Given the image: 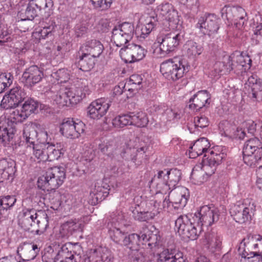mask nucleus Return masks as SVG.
Masks as SVG:
<instances>
[{
	"instance_id": "nucleus-3",
	"label": "nucleus",
	"mask_w": 262,
	"mask_h": 262,
	"mask_svg": "<svg viewBox=\"0 0 262 262\" xmlns=\"http://www.w3.org/2000/svg\"><path fill=\"white\" fill-rule=\"evenodd\" d=\"M189 71V66L182 61H175L169 59L164 61L160 65V72L168 80L176 81L182 78Z\"/></svg>"
},
{
	"instance_id": "nucleus-30",
	"label": "nucleus",
	"mask_w": 262,
	"mask_h": 262,
	"mask_svg": "<svg viewBox=\"0 0 262 262\" xmlns=\"http://www.w3.org/2000/svg\"><path fill=\"white\" fill-rule=\"evenodd\" d=\"M126 146V149L124 152V154H126V155L132 153L135 154L137 151L141 152L142 150L147 151L148 149L145 143L138 137L130 139L127 142Z\"/></svg>"
},
{
	"instance_id": "nucleus-6",
	"label": "nucleus",
	"mask_w": 262,
	"mask_h": 262,
	"mask_svg": "<svg viewBox=\"0 0 262 262\" xmlns=\"http://www.w3.org/2000/svg\"><path fill=\"white\" fill-rule=\"evenodd\" d=\"M220 21L214 14L206 13L199 18L196 26L204 34L213 37L220 29Z\"/></svg>"
},
{
	"instance_id": "nucleus-64",
	"label": "nucleus",
	"mask_w": 262,
	"mask_h": 262,
	"mask_svg": "<svg viewBox=\"0 0 262 262\" xmlns=\"http://www.w3.org/2000/svg\"><path fill=\"white\" fill-rule=\"evenodd\" d=\"M56 254L54 253V250L50 248L49 250L45 251L42 256L43 262H54Z\"/></svg>"
},
{
	"instance_id": "nucleus-2",
	"label": "nucleus",
	"mask_w": 262,
	"mask_h": 262,
	"mask_svg": "<svg viewBox=\"0 0 262 262\" xmlns=\"http://www.w3.org/2000/svg\"><path fill=\"white\" fill-rule=\"evenodd\" d=\"M66 179V172L62 167H53L48 169L45 173L39 177L38 187L44 191H49L58 188Z\"/></svg>"
},
{
	"instance_id": "nucleus-10",
	"label": "nucleus",
	"mask_w": 262,
	"mask_h": 262,
	"mask_svg": "<svg viewBox=\"0 0 262 262\" xmlns=\"http://www.w3.org/2000/svg\"><path fill=\"white\" fill-rule=\"evenodd\" d=\"M198 219V224L201 226H210L217 222L220 219V213L218 209L207 205L200 208L199 211L195 214Z\"/></svg>"
},
{
	"instance_id": "nucleus-25",
	"label": "nucleus",
	"mask_w": 262,
	"mask_h": 262,
	"mask_svg": "<svg viewBox=\"0 0 262 262\" xmlns=\"http://www.w3.org/2000/svg\"><path fill=\"white\" fill-rule=\"evenodd\" d=\"M47 144H36L35 145H28L26 150V154L29 155L32 151L34 157H31L34 161L38 163L40 162H45L47 161Z\"/></svg>"
},
{
	"instance_id": "nucleus-28",
	"label": "nucleus",
	"mask_w": 262,
	"mask_h": 262,
	"mask_svg": "<svg viewBox=\"0 0 262 262\" xmlns=\"http://www.w3.org/2000/svg\"><path fill=\"white\" fill-rule=\"evenodd\" d=\"M16 130L12 128H8L5 120H0V143L4 146L9 144L13 139Z\"/></svg>"
},
{
	"instance_id": "nucleus-15",
	"label": "nucleus",
	"mask_w": 262,
	"mask_h": 262,
	"mask_svg": "<svg viewBox=\"0 0 262 262\" xmlns=\"http://www.w3.org/2000/svg\"><path fill=\"white\" fill-rule=\"evenodd\" d=\"M111 103L109 99L104 98L93 101L88 107V115L93 119H99L106 114Z\"/></svg>"
},
{
	"instance_id": "nucleus-48",
	"label": "nucleus",
	"mask_w": 262,
	"mask_h": 262,
	"mask_svg": "<svg viewBox=\"0 0 262 262\" xmlns=\"http://www.w3.org/2000/svg\"><path fill=\"white\" fill-rule=\"evenodd\" d=\"M114 0H90L94 9L100 11L107 10Z\"/></svg>"
},
{
	"instance_id": "nucleus-41",
	"label": "nucleus",
	"mask_w": 262,
	"mask_h": 262,
	"mask_svg": "<svg viewBox=\"0 0 262 262\" xmlns=\"http://www.w3.org/2000/svg\"><path fill=\"white\" fill-rule=\"evenodd\" d=\"M38 107V103L32 98H28L21 107V111L28 118L31 114L35 113Z\"/></svg>"
},
{
	"instance_id": "nucleus-4",
	"label": "nucleus",
	"mask_w": 262,
	"mask_h": 262,
	"mask_svg": "<svg viewBox=\"0 0 262 262\" xmlns=\"http://www.w3.org/2000/svg\"><path fill=\"white\" fill-rule=\"evenodd\" d=\"M53 6L52 0H30L18 12L21 20H33L42 11H46Z\"/></svg>"
},
{
	"instance_id": "nucleus-62",
	"label": "nucleus",
	"mask_w": 262,
	"mask_h": 262,
	"mask_svg": "<svg viewBox=\"0 0 262 262\" xmlns=\"http://www.w3.org/2000/svg\"><path fill=\"white\" fill-rule=\"evenodd\" d=\"M262 239V237L259 235H256V234H249L247 235L246 237L244 238L241 244H243L244 246L246 245V244L249 243H254L256 241H260Z\"/></svg>"
},
{
	"instance_id": "nucleus-9",
	"label": "nucleus",
	"mask_w": 262,
	"mask_h": 262,
	"mask_svg": "<svg viewBox=\"0 0 262 262\" xmlns=\"http://www.w3.org/2000/svg\"><path fill=\"white\" fill-rule=\"evenodd\" d=\"M27 94L24 89L19 86L12 88L9 93L5 95L1 102V106L7 110L17 107L25 100Z\"/></svg>"
},
{
	"instance_id": "nucleus-5",
	"label": "nucleus",
	"mask_w": 262,
	"mask_h": 262,
	"mask_svg": "<svg viewBox=\"0 0 262 262\" xmlns=\"http://www.w3.org/2000/svg\"><path fill=\"white\" fill-rule=\"evenodd\" d=\"M175 225L179 234L184 239H196L201 230V227L199 228V230L196 229L194 224L186 215L180 216L175 221Z\"/></svg>"
},
{
	"instance_id": "nucleus-12",
	"label": "nucleus",
	"mask_w": 262,
	"mask_h": 262,
	"mask_svg": "<svg viewBox=\"0 0 262 262\" xmlns=\"http://www.w3.org/2000/svg\"><path fill=\"white\" fill-rule=\"evenodd\" d=\"M207 158H206L207 155L205 154L202 161V169L207 176H211L213 174L217 166L226 157V155L224 152L218 153L213 150H211Z\"/></svg>"
},
{
	"instance_id": "nucleus-38",
	"label": "nucleus",
	"mask_w": 262,
	"mask_h": 262,
	"mask_svg": "<svg viewBox=\"0 0 262 262\" xmlns=\"http://www.w3.org/2000/svg\"><path fill=\"white\" fill-rule=\"evenodd\" d=\"M132 124L139 127H143L148 124V120L145 113L140 112L131 113Z\"/></svg>"
},
{
	"instance_id": "nucleus-37",
	"label": "nucleus",
	"mask_w": 262,
	"mask_h": 262,
	"mask_svg": "<svg viewBox=\"0 0 262 262\" xmlns=\"http://www.w3.org/2000/svg\"><path fill=\"white\" fill-rule=\"evenodd\" d=\"M262 152L258 150L254 154L243 155L244 163L251 167L257 166L261 163Z\"/></svg>"
},
{
	"instance_id": "nucleus-33",
	"label": "nucleus",
	"mask_w": 262,
	"mask_h": 262,
	"mask_svg": "<svg viewBox=\"0 0 262 262\" xmlns=\"http://www.w3.org/2000/svg\"><path fill=\"white\" fill-rule=\"evenodd\" d=\"M113 257L108 251L104 252L94 250L84 259V262H113Z\"/></svg>"
},
{
	"instance_id": "nucleus-58",
	"label": "nucleus",
	"mask_w": 262,
	"mask_h": 262,
	"mask_svg": "<svg viewBox=\"0 0 262 262\" xmlns=\"http://www.w3.org/2000/svg\"><path fill=\"white\" fill-rule=\"evenodd\" d=\"M109 233L112 239L116 243H120L121 242H123V240H124L126 236L124 232H122L119 228L116 227L110 229Z\"/></svg>"
},
{
	"instance_id": "nucleus-11",
	"label": "nucleus",
	"mask_w": 262,
	"mask_h": 262,
	"mask_svg": "<svg viewBox=\"0 0 262 262\" xmlns=\"http://www.w3.org/2000/svg\"><path fill=\"white\" fill-rule=\"evenodd\" d=\"M84 130L85 124L82 121L76 122L70 118L64 119L60 125V133L68 138H78Z\"/></svg>"
},
{
	"instance_id": "nucleus-18",
	"label": "nucleus",
	"mask_w": 262,
	"mask_h": 262,
	"mask_svg": "<svg viewBox=\"0 0 262 262\" xmlns=\"http://www.w3.org/2000/svg\"><path fill=\"white\" fill-rule=\"evenodd\" d=\"M248 96L253 101L262 100V80L256 74H252L248 79Z\"/></svg>"
},
{
	"instance_id": "nucleus-60",
	"label": "nucleus",
	"mask_w": 262,
	"mask_h": 262,
	"mask_svg": "<svg viewBox=\"0 0 262 262\" xmlns=\"http://www.w3.org/2000/svg\"><path fill=\"white\" fill-rule=\"evenodd\" d=\"M9 118L11 122L15 123H20L27 118L26 115L21 110L13 111L10 115Z\"/></svg>"
},
{
	"instance_id": "nucleus-45",
	"label": "nucleus",
	"mask_w": 262,
	"mask_h": 262,
	"mask_svg": "<svg viewBox=\"0 0 262 262\" xmlns=\"http://www.w3.org/2000/svg\"><path fill=\"white\" fill-rule=\"evenodd\" d=\"M146 151L142 150V151L133 154V153L128 155L123 156L127 160H130L134 162L137 166L142 164L144 160L147 158V156L145 154Z\"/></svg>"
},
{
	"instance_id": "nucleus-35",
	"label": "nucleus",
	"mask_w": 262,
	"mask_h": 262,
	"mask_svg": "<svg viewBox=\"0 0 262 262\" xmlns=\"http://www.w3.org/2000/svg\"><path fill=\"white\" fill-rule=\"evenodd\" d=\"M258 150L262 152V146L260 140L257 138H251L247 141L243 147V155L254 154Z\"/></svg>"
},
{
	"instance_id": "nucleus-59",
	"label": "nucleus",
	"mask_w": 262,
	"mask_h": 262,
	"mask_svg": "<svg viewBox=\"0 0 262 262\" xmlns=\"http://www.w3.org/2000/svg\"><path fill=\"white\" fill-rule=\"evenodd\" d=\"M142 78L141 76L139 75H132L129 78V80L128 82V84L132 86V88L128 89V91H130L133 89H136V90L139 89L141 86L140 85L142 84Z\"/></svg>"
},
{
	"instance_id": "nucleus-23",
	"label": "nucleus",
	"mask_w": 262,
	"mask_h": 262,
	"mask_svg": "<svg viewBox=\"0 0 262 262\" xmlns=\"http://www.w3.org/2000/svg\"><path fill=\"white\" fill-rule=\"evenodd\" d=\"M86 82L84 81L74 88L68 89L72 98V103H77L89 94L90 91Z\"/></svg>"
},
{
	"instance_id": "nucleus-51",
	"label": "nucleus",
	"mask_w": 262,
	"mask_h": 262,
	"mask_svg": "<svg viewBox=\"0 0 262 262\" xmlns=\"http://www.w3.org/2000/svg\"><path fill=\"white\" fill-rule=\"evenodd\" d=\"M188 198L189 195L185 193L176 194L172 202V207L175 209L183 208L186 206Z\"/></svg>"
},
{
	"instance_id": "nucleus-63",
	"label": "nucleus",
	"mask_w": 262,
	"mask_h": 262,
	"mask_svg": "<svg viewBox=\"0 0 262 262\" xmlns=\"http://www.w3.org/2000/svg\"><path fill=\"white\" fill-rule=\"evenodd\" d=\"M194 125L196 127L204 128L209 125L208 118L204 116L194 118Z\"/></svg>"
},
{
	"instance_id": "nucleus-13",
	"label": "nucleus",
	"mask_w": 262,
	"mask_h": 262,
	"mask_svg": "<svg viewBox=\"0 0 262 262\" xmlns=\"http://www.w3.org/2000/svg\"><path fill=\"white\" fill-rule=\"evenodd\" d=\"M144 49L140 46L129 44L120 50V55L126 63H132L142 59L145 55Z\"/></svg>"
},
{
	"instance_id": "nucleus-47",
	"label": "nucleus",
	"mask_w": 262,
	"mask_h": 262,
	"mask_svg": "<svg viewBox=\"0 0 262 262\" xmlns=\"http://www.w3.org/2000/svg\"><path fill=\"white\" fill-rule=\"evenodd\" d=\"M222 237L217 233L212 232L208 236V244L214 249H220L222 246Z\"/></svg>"
},
{
	"instance_id": "nucleus-46",
	"label": "nucleus",
	"mask_w": 262,
	"mask_h": 262,
	"mask_svg": "<svg viewBox=\"0 0 262 262\" xmlns=\"http://www.w3.org/2000/svg\"><path fill=\"white\" fill-rule=\"evenodd\" d=\"M116 27L122 31L124 36H126V38H129L130 40L132 39L135 33V28L133 24L125 22Z\"/></svg>"
},
{
	"instance_id": "nucleus-29",
	"label": "nucleus",
	"mask_w": 262,
	"mask_h": 262,
	"mask_svg": "<svg viewBox=\"0 0 262 262\" xmlns=\"http://www.w3.org/2000/svg\"><path fill=\"white\" fill-rule=\"evenodd\" d=\"M184 50L189 58L195 60L203 53L204 48L201 44L193 40H188L185 44Z\"/></svg>"
},
{
	"instance_id": "nucleus-31",
	"label": "nucleus",
	"mask_w": 262,
	"mask_h": 262,
	"mask_svg": "<svg viewBox=\"0 0 262 262\" xmlns=\"http://www.w3.org/2000/svg\"><path fill=\"white\" fill-rule=\"evenodd\" d=\"M145 24L141 27L140 33H137L138 37L140 39L146 38L154 30L158 25L156 17L148 16L145 20Z\"/></svg>"
},
{
	"instance_id": "nucleus-57",
	"label": "nucleus",
	"mask_w": 262,
	"mask_h": 262,
	"mask_svg": "<svg viewBox=\"0 0 262 262\" xmlns=\"http://www.w3.org/2000/svg\"><path fill=\"white\" fill-rule=\"evenodd\" d=\"M56 27L55 23L52 20L49 22L48 26H45L42 29L39 30L42 39H45L49 36H52V32L54 31Z\"/></svg>"
},
{
	"instance_id": "nucleus-40",
	"label": "nucleus",
	"mask_w": 262,
	"mask_h": 262,
	"mask_svg": "<svg viewBox=\"0 0 262 262\" xmlns=\"http://www.w3.org/2000/svg\"><path fill=\"white\" fill-rule=\"evenodd\" d=\"M112 40L114 41L117 47H121L125 45L130 40L126 38V36L122 33L116 26L113 28L112 31Z\"/></svg>"
},
{
	"instance_id": "nucleus-54",
	"label": "nucleus",
	"mask_w": 262,
	"mask_h": 262,
	"mask_svg": "<svg viewBox=\"0 0 262 262\" xmlns=\"http://www.w3.org/2000/svg\"><path fill=\"white\" fill-rule=\"evenodd\" d=\"M107 187H105L104 186H95V189L94 190V197L97 202H100L106 198L108 194V190Z\"/></svg>"
},
{
	"instance_id": "nucleus-39",
	"label": "nucleus",
	"mask_w": 262,
	"mask_h": 262,
	"mask_svg": "<svg viewBox=\"0 0 262 262\" xmlns=\"http://www.w3.org/2000/svg\"><path fill=\"white\" fill-rule=\"evenodd\" d=\"M78 65L80 66V69L83 71H89L93 68L94 66V61L91 56L85 54V53L82 52L81 55L79 56Z\"/></svg>"
},
{
	"instance_id": "nucleus-53",
	"label": "nucleus",
	"mask_w": 262,
	"mask_h": 262,
	"mask_svg": "<svg viewBox=\"0 0 262 262\" xmlns=\"http://www.w3.org/2000/svg\"><path fill=\"white\" fill-rule=\"evenodd\" d=\"M134 217L136 220L140 222H147L155 216V213L149 211H134Z\"/></svg>"
},
{
	"instance_id": "nucleus-32",
	"label": "nucleus",
	"mask_w": 262,
	"mask_h": 262,
	"mask_svg": "<svg viewBox=\"0 0 262 262\" xmlns=\"http://www.w3.org/2000/svg\"><path fill=\"white\" fill-rule=\"evenodd\" d=\"M46 150L47 161H52L58 159L64 154L66 149L61 143H57L56 145L47 144Z\"/></svg>"
},
{
	"instance_id": "nucleus-24",
	"label": "nucleus",
	"mask_w": 262,
	"mask_h": 262,
	"mask_svg": "<svg viewBox=\"0 0 262 262\" xmlns=\"http://www.w3.org/2000/svg\"><path fill=\"white\" fill-rule=\"evenodd\" d=\"M167 179L164 186L160 187V191L163 193H166L167 191L172 190L180 181L181 177V172L177 169H171L167 170Z\"/></svg>"
},
{
	"instance_id": "nucleus-49",
	"label": "nucleus",
	"mask_w": 262,
	"mask_h": 262,
	"mask_svg": "<svg viewBox=\"0 0 262 262\" xmlns=\"http://www.w3.org/2000/svg\"><path fill=\"white\" fill-rule=\"evenodd\" d=\"M117 146L115 142L112 141L99 145V149L103 154L110 158H113Z\"/></svg>"
},
{
	"instance_id": "nucleus-19",
	"label": "nucleus",
	"mask_w": 262,
	"mask_h": 262,
	"mask_svg": "<svg viewBox=\"0 0 262 262\" xmlns=\"http://www.w3.org/2000/svg\"><path fill=\"white\" fill-rule=\"evenodd\" d=\"M210 103V96L207 91H199L190 99L189 108L194 112L204 107H208Z\"/></svg>"
},
{
	"instance_id": "nucleus-34",
	"label": "nucleus",
	"mask_w": 262,
	"mask_h": 262,
	"mask_svg": "<svg viewBox=\"0 0 262 262\" xmlns=\"http://www.w3.org/2000/svg\"><path fill=\"white\" fill-rule=\"evenodd\" d=\"M73 247L70 243H66L62 245L58 252L56 253L57 259H62L66 260L74 261V252Z\"/></svg>"
},
{
	"instance_id": "nucleus-36",
	"label": "nucleus",
	"mask_w": 262,
	"mask_h": 262,
	"mask_svg": "<svg viewBox=\"0 0 262 262\" xmlns=\"http://www.w3.org/2000/svg\"><path fill=\"white\" fill-rule=\"evenodd\" d=\"M140 243H142L141 237V232L139 234L133 233L125 236L123 240L124 245L127 246L132 251H138Z\"/></svg>"
},
{
	"instance_id": "nucleus-21",
	"label": "nucleus",
	"mask_w": 262,
	"mask_h": 262,
	"mask_svg": "<svg viewBox=\"0 0 262 262\" xmlns=\"http://www.w3.org/2000/svg\"><path fill=\"white\" fill-rule=\"evenodd\" d=\"M141 237L142 241V244H146L151 249L154 248H158L162 245L161 236L159 234V232L157 230L151 231L147 227L143 228L141 231Z\"/></svg>"
},
{
	"instance_id": "nucleus-1",
	"label": "nucleus",
	"mask_w": 262,
	"mask_h": 262,
	"mask_svg": "<svg viewBox=\"0 0 262 262\" xmlns=\"http://www.w3.org/2000/svg\"><path fill=\"white\" fill-rule=\"evenodd\" d=\"M19 224L25 230L40 235L49 226L48 216L45 211L26 208L23 210Z\"/></svg>"
},
{
	"instance_id": "nucleus-20",
	"label": "nucleus",
	"mask_w": 262,
	"mask_h": 262,
	"mask_svg": "<svg viewBox=\"0 0 262 262\" xmlns=\"http://www.w3.org/2000/svg\"><path fill=\"white\" fill-rule=\"evenodd\" d=\"M15 164L6 159L0 160V183L5 181L12 182L16 172Z\"/></svg>"
},
{
	"instance_id": "nucleus-61",
	"label": "nucleus",
	"mask_w": 262,
	"mask_h": 262,
	"mask_svg": "<svg viewBox=\"0 0 262 262\" xmlns=\"http://www.w3.org/2000/svg\"><path fill=\"white\" fill-rule=\"evenodd\" d=\"M123 220L122 214L119 211L113 212L107 217L108 225L111 224L116 226L117 223H120Z\"/></svg>"
},
{
	"instance_id": "nucleus-14",
	"label": "nucleus",
	"mask_w": 262,
	"mask_h": 262,
	"mask_svg": "<svg viewBox=\"0 0 262 262\" xmlns=\"http://www.w3.org/2000/svg\"><path fill=\"white\" fill-rule=\"evenodd\" d=\"M253 209L252 205H247L238 202L231 206L230 209L231 215L236 222L243 224L251 220Z\"/></svg>"
},
{
	"instance_id": "nucleus-42",
	"label": "nucleus",
	"mask_w": 262,
	"mask_h": 262,
	"mask_svg": "<svg viewBox=\"0 0 262 262\" xmlns=\"http://www.w3.org/2000/svg\"><path fill=\"white\" fill-rule=\"evenodd\" d=\"M228 63L229 64V66H225L224 63L223 62H216L214 65V73L212 74V75L214 76H216L222 74V72H230L233 69V64L232 61L231 57L229 56L228 59Z\"/></svg>"
},
{
	"instance_id": "nucleus-44",
	"label": "nucleus",
	"mask_w": 262,
	"mask_h": 262,
	"mask_svg": "<svg viewBox=\"0 0 262 262\" xmlns=\"http://www.w3.org/2000/svg\"><path fill=\"white\" fill-rule=\"evenodd\" d=\"M112 124L115 127L119 128L128 125H132L131 113L128 114H124L116 117L113 120Z\"/></svg>"
},
{
	"instance_id": "nucleus-55",
	"label": "nucleus",
	"mask_w": 262,
	"mask_h": 262,
	"mask_svg": "<svg viewBox=\"0 0 262 262\" xmlns=\"http://www.w3.org/2000/svg\"><path fill=\"white\" fill-rule=\"evenodd\" d=\"M16 199L14 196L7 195L0 198V207L2 210H7L12 207L16 202Z\"/></svg>"
},
{
	"instance_id": "nucleus-26",
	"label": "nucleus",
	"mask_w": 262,
	"mask_h": 262,
	"mask_svg": "<svg viewBox=\"0 0 262 262\" xmlns=\"http://www.w3.org/2000/svg\"><path fill=\"white\" fill-rule=\"evenodd\" d=\"M210 147V144L206 138H201L196 140L193 146L190 147L189 157L190 158H195L207 152Z\"/></svg>"
},
{
	"instance_id": "nucleus-27",
	"label": "nucleus",
	"mask_w": 262,
	"mask_h": 262,
	"mask_svg": "<svg viewBox=\"0 0 262 262\" xmlns=\"http://www.w3.org/2000/svg\"><path fill=\"white\" fill-rule=\"evenodd\" d=\"M103 45L98 40L94 39L87 42L81 49V52L93 58L98 57L103 51Z\"/></svg>"
},
{
	"instance_id": "nucleus-56",
	"label": "nucleus",
	"mask_w": 262,
	"mask_h": 262,
	"mask_svg": "<svg viewBox=\"0 0 262 262\" xmlns=\"http://www.w3.org/2000/svg\"><path fill=\"white\" fill-rule=\"evenodd\" d=\"M204 173L202 168L201 169L193 168L191 173L190 178L195 184L200 185L205 180Z\"/></svg>"
},
{
	"instance_id": "nucleus-50",
	"label": "nucleus",
	"mask_w": 262,
	"mask_h": 262,
	"mask_svg": "<svg viewBox=\"0 0 262 262\" xmlns=\"http://www.w3.org/2000/svg\"><path fill=\"white\" fill-rule=\"evenodd\" d=\"M253 34L251 36V42L253 45L262 43V23L253 27Z\"/></svg>"
},
{
	"instance_id": "nucleus-43",
	"label": "nucleus",
	"mask_w": 262,
	"mask_h": 262,
	"mask_svg": "<svg viewBox=\"0 0 262 262\" xmlns=\"http://www.w3.org/2000/svg\"><path fill=\"white\" fill-rule=\"evenodd\" d=\"M72 98L70 96L69 92L68 89L64 90H60L57 94L54 97V100L59 106H63L67 105L68 101L72 103Z\"/></svg>"
},
{
	"instance_id": "nucleus-7",
	"label": "nucleus",
	"mask_w": 262,
	"mask_h": 262,
	"mask_svg": "<svg viewBox=\"0 0 262 262\" xmlns=\"http://www.w3.org/2000/svg\"><path fill=\"white\" fill-rule=\"evenodd\" d=\"M184 35L181 33L170 32L164 36L157 37L160 50L162 53H169L174 51L182 42Z\"/></svg>"
},
{
	"instance_id": "nucleus-22",
	"label": "nucleus",
	"mask_w": 262,
	"mask_h": 262,
	"mask_svg": "<svg viewBox=\"0 0 262 262\" xmlns=\"http://www.w3.org/2000/svg\"><path fill=\"white\" fill-rule=\"evenodd\" d=\"M157 10L161 15L166 16L169 23L171 24L170 25L178 24L180 20L178 13L173 9L171 4L168 3H162L158 6Z\"/></svg>"
},
{
	"instance_id": "nucleus-52",
	"label": "nucleus",
	"mask_w": 262,
	"mask_h": 262,
	"mask_svg": "<svg viewBox=\"0 0 262 262\" xmlns=\"http://www.w3.org/2000/svg\"><path fill=\"white\" fill-rule=\"evenodd\" d=\"M13 77L10 73L0 74V92L9 87L12 83Z\"/></svg>"
},
{
	"instance_id": "nucleus-8",
	"label": "nucleus",
	"mask_w": 262,
	"mask_h": 262,
	"mask_svg": "<svg viewBox=\"0 0 262 262\" xmlns=\"http://www.w3.org/2000/svg\"><path fill=\"white\" fill-rule=\"evenodd\" d=\"M157 262H188L183 253L174 248L164 249L158 255ZM194 262H210L204 256H199Z\"/></svg>"
},
{
	"instance_id": "nucleus-17",
	"label": "nucleus",
	"mask_w": 262,
	"mask_h": 262,
	"mask_svg": "<svg viewBox=\"0 0 262 262\" xmlns=\"http://www.w3.org/2000/svg\"><path fill=\"white\" fill-rule=\"evenodd\" d=\"M222 17H225L228 20H234L239 25H244L246 13L244 9L239 6L230 7L225 5L221 10Z\"/></svg>"
},
{
	"instance_id": "nucleus-16",
	"label": "nucleus",
	"mask_w": 262,
	"mask_h": 262,
	"mask_svg": "<svg viewBox=\"0 0 262 262\" xmlns=\"http://www.w3.org/2000/svg\"><path fill=\"white\" fill-rule=\"evenodd\" d=\"M43 76V71L36 66H32L24 72L21 81L28 88H31L39 83Z\"/></svg>"
}]
</instances>
